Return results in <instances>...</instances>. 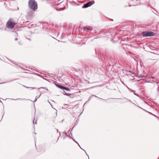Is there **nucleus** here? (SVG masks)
Returning a JSON list of instances; mask_svg holds the SVG:
<instances>
[{
  "label": "nucleus",
  "mask_w": 159,
  "mask_h": 159,
  "mask_svg": "<svg viewBox=\"0 0 159 159\" xmlns=\"http://www.w3.org/2000/svg\"><path fill=\"white\" fill-rule=\"evenodd\" d=\"M134 94L136 95H137L138 96H139V95L137 94H136L135 93H134Z\"/></svg>",
  "instance_id": "obj_15"
},
{
  "label": "nucleus",
  "mask_w": 159,
  "mask_h": 159,
  "mask_svg": "<svg viewBox=\"0 0 159 159\" xmlns=\"http://www.w3.org/2000/svg\"><path fill=\"white\" fill-rule=\"evenodd\" d=\"M94 3L95 2L93 1L89 2L86 4H84V6L83 7L84 8H87L93 5Z\"/></svg>",
  "instance_id": "obj_4"
},
{
  "label": "nucleus",
  "mask_w": 159,
  "mask_h": 159,
  "mask_svg": "<svg viewBox=\"0 0 159 159\" xmlns=\"http://www.w3.org/2000/svg\"><path fill=\"white\" fill-rule=\"evenodd\" d=\"M17 38H16L15 39V40H17Z\"/></svg>",
  "instance_id": "obj_17"
},
{
  "label": "nucleus",
  "mask_w": 159,
  "mask_h": 159,
  "mask_svg": "<svg viewBox=\"0 0 159 159\" xmlns=\"http://www.w3.org/2000/svg\"><path fill=\"white\" fill-rule=\"evenodd\" d=\"M14 24L12 22L9 20L7 23V28L12 29L14 28Z\"/></svg>",
  "instance_id": "obj_3"
},
{
  "label": "nucleus",
  "mask_w": 159,
  "mask_h": 159,
  "mask_svg": "<svg viewBox=\"0 0 159 159\" xmlns=\"http://www.w3.org/2000/svg\"><path fill=\"white\" fill-rule=\"evenodd\" d=\"M48 102H49V103L51 105V104L50 103V102H49V101H48Z\"/></svg>",
  "instance_id": "obj_18"
},
{
  "label": "nucleus",
  "mask_w": 159,
  "mask_h": 159,
  "mask_svg": "<svg viewBox=\"0 0 159 159\" xmlns=\"http://www.w3.org/2000/svg\"><path fill=\"white\" fill-rule=\"evenodd\" d=\"M57 86L58 87V88L61 89H64V86H62L61 85H57Z\"/></svg>",
  "instance_id": "obj_6"
},
{
  "label": "nucleus",
  "mask_w": 159,
  "mask_h": 159,
  "mask_svg": "<svg viewBox=\"0 0 159 159\" xmlns=\"http://www.w3.org/2000/svg\"><path fill=\"white\" fill-rule=\"evenodd\" d=\"M130 72L133 75H134V74H135L136 73H134V72H132H132H131L130 71Z\"/></svg>",
  "instance_id": "obj_13"
},
{
  "label": "nucleus",
  "mask_w": 159,
  "mask_h": 159,
  "mask_svg": "<svg viewBox=\"0 0 159 159\" xmlns=\"http://www.w3.org/2000/svg\"><path fill=\"white\" fill-rule=\"evenodd\" d=\"M67 105V104H66L64 105Z\"/></svg>",
  "instance_id": "obj_19"
},
{
  "label": "nucleus",
  "mask_w": 159,
  "mask_h": 159,
  "mask_svg": "<svg viewBox=\"0 0 159 159\" xmlns=\"http://www.w3.org/2000/svg\"><path fill=\"white\" fill-rule=\"evenodd\" d=\"M26 88H30L31 89H34L35 88H33V87H31V88H30V87H26V86H25Z\"/></svg>",
  "instance_id": "obj_11"
},
{
  "label": "nucleus",
  "mask_w": 159,
  "mask_h": 159,
  "mask_svg": "<svg viewBox=\"0 0 159 159\" xmlns=\"http://www.w3.org/2000/svg\"><path fill=\"white\" fill-rule=\"evenodd\" d=\"M64 93H65L64 94L65 95H67V96H69L70 95V94L67 93H66L65 92H64Z\"/></svg>",
  "instance_id": "obj_12"
},
{
  "label": "nucleus",
  "mask_w": 159,
  "mask_h": 159,
  "mask_svg": "<svg viewBox=\"0 0 159 159\" xmlns=\"http://www.w3.org/2000/svg\"><path fill=\"white\" fill-rule=\"evenodd\" d=\"M74 141H75L76 143H77L78 145H79V146L80 147V145H79V143L77 142H76V141H75V140H74Z\"/></svg>",
  "instance_id": "obj_16"
},
{
  "label": "nucleus",
  "mask_w": 159,
  "mask_h": 159,
  "mask_svg": "<svg viewBox=\"0 0 159 159\" xmlns=\"http://www.w3.org/2000/svg\"><path fill=\"white\" fill-rule=\"evenodd\" d=\"M36 122H37V120H35V119H34L33 121V124H36Z\"/></svg>",
  "instance_id": "obj_10"
},
{
  "label": "nucleus",
  "mask_w": 159,
  "mask_h": 159,
  "mask_svg": "<svg viewBox=\"0 0 159 159\" xmlns=\"http://www.w3.org/2000/svg\"><path fill=\"white\" fill-rule=\"evenodd\" d=\"M40 95H41V94H40V95H39V96H36V97H35V99L34 100V102H35V101H37V99L38 98H39L40 97Z\"/></svg>",
  "instance_id": "obj_7"
},
{
  "label": "nucleus",
  "mask_w": 159,
  "mask_h": 159,
  "mask_svg": "<svg viewBox=\"0 0 159 159\" xmlns=\"http://www.w3.org/2000/svg\"><path fill=\"white\" fill-rule=\"evenodd\" d=\"M64 89H65L66 90L68 91H70V89H69L68 88H67V87H64Z\"/></svg>",
  "instance_id": "obj_8"
},
{
  "label": "nucleus",
  "mask_w": 159,
  "mask_h": 159,
  "mask_svg": "<svg viewBox=\"0 0 159 159\" xmlns=\"http://www.w3.org/2000/svg\"><path fill=\"white\" fill-rule=\"evenodd\" d=\"M134 76H136V77L138 78H145L144 76L142 75H139L137 73H136L135 74H134Z\"/></svg>",
  "instance_id": "obj_5"
},
{
  "label": "nucleus",
  "mask_w": 159,
  "mask_h": 159,
  "mask_svg": "<svg viewBox=\"0 0 159 159\" xmlns=\"http://www.w3.org/2000/svg\"><path fill=\"white\" fill-rule=\"evenodd\" d=\"M84 29H87V30H90V29L89 28H87V27H85L84 28Z\"/></svg>",
  "instance_id": "obj_14"
},
{
  "label": "nucleus",
  "mask_w": 159,
  "mask_h": 159,
  "mask_svg": "<svg viewBox=\"0 0 159 159\" xmlns=\"http://www.w3.org/2000/svg\"><path fill=\"white\" fill-rule=\"evenodd\" d=\"M155 33L152 31L143 32L142 33V35L143 37H150L154 36Z\"/></svg>",
  "instance_id": "obj_2"
},
{
  "label": "nucleus",
  "mask_w": 159,
  "mask_h": 159,
  "mask_svg": "<svg viewBox=\"0 0 159 159\" xmlns=\"http://www.w3.org/2000/svg\"><path fill=\"white\" fill-rule=\"evenodd\" d=\"M126 87L127 88L129 89V90L130 91H131V92H134L135 91L134 90H131V89H129V88L127 86V85H126Z\"/></svg>",
  "instance_id": "obj_9"
},
{
  "label": "nucleus",
  "mask_w": 159,
  "mask_h": 159,
  "mask_svg": "<svg viewBox=\"0 0 159 159\" xmlns=\"http://www.w3.org/2000/svg\"><path fill=\"white\" fill-rule=\"evenodd\" d=\"M28 4L29 7L31 9L34 11L37 9V4L34 0H29Z\"/></svg>",
  "instance_id": "obj_1"
}]
</instances>
